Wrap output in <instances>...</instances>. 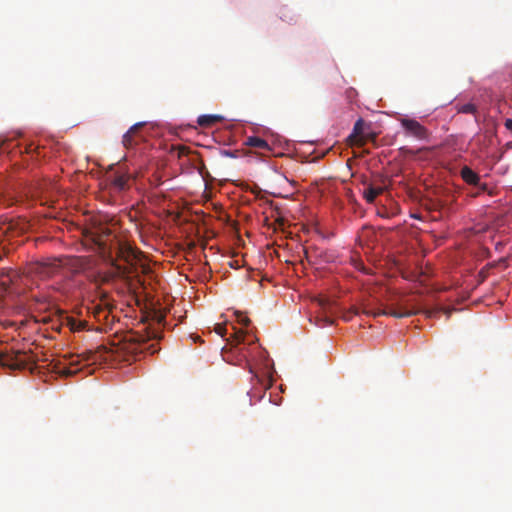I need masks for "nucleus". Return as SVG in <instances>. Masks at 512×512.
<instances>
[{
  "mask_svg": "<svg viewBox=\"0 0 512 512\" xmlns=\"http://www.w3.org/2000/svg\"><path fill=\"white\" fill-rule=\"evenodd\" d=\"M365 122L362 118H359L353 127L352 133L348 137V142L351 145L363 146L369 139H373L374 136L366 135L364 132Z\"/></svg>",
  "mask_w": 512,
  "mask_h": 512,
  "instance_id": "nucleus-8",
  "label": "nucleus"
},
{
  "mask_svg": "<svg viewBox=\"0 0 512 512\" xmlns=\"http://www.w3.org/2000/svg\"><path fill=\"white\" fill-rule=\"evenodd\" d=\"M457 111L463 114H475L477 112V107L472 103H466L459 106Z\"/></svg>",
  "mask_w": 512,
  "mask_h": 512,
  "instance_id": "nucleus-18",
  "label": "nucleus"
},
{
  "mask_svg": "<svg viewBox=\"0 0 512 512\" xmlns=\"http://www.w3.org/2000/svg\"><path fill=\"white\" fill-rule=\"evenodd\" d=\"M84 236L88 241L95 244L102 253H111V250L115 249L117 256L127 263H132L137 259V253L131 246L114 242L113 231L106 224H93L85 230Z\"/></svg>",
  "mask_w": 512,
  "mask_h": 512,
  "instance_id": "nucleus-2",
  "label": "nucleus"
},
{
  "mask_svg": "<svg viewBox=\"0 0 512 512\" xmlns=\"http://www.w3.org/2000/svg\"><path fill=\"white\" fill-rule=\"evenodd\" d=\"M402 127L406 133L419 140L428 138L427 129L415 119L403 118L400 120Z\"/></svg>",
  "mask_w": 512,
  "mask_h": 512,
  "instance_id": "nucleus-7",
  "label": "nucleus"
},
{
  "mask_svg": "<svg viewBox=\"0 0 512 512\" xmlns=\"http://www.w3.org/2000/svg\"><path fill=\"white\" fill-rule=\"evenodd\" d=\"M226 155H228L230 157H234V155L231 152H226Z\"/></svg>",
  "mask_w": 512,
  "mask_h": 512,
  "instance_id": "nucleus-25",
  "label": "nucleus"
},
{
  "mask_svg": "<svg viewBox=\"0 0 512 512\" xmlns=\"http://www.w3.org/2000/svg\"><path fill=\"white\" fill-rule=\"evenodd\" d=\"M382 188H376V187H373V186H369L365 191H364V198L366 199V201L368 203H373L376 199V197L378 195H380L382 193Z\"/></svg>",
  "mask_w": 512,
  "mask_h": 512,
  "instance_id": "nucleus-15",
  "label": "nucleus"
},
{
  "mask_svg": "<svg viewBox=\"0 0 512 512\" xmlns=\"http://www.w3.org/2000/svg\"><path fill=\"white\" fill-rule=\"evenodd\" d=\"M145 125L144 122H138L130 127V129L123 135L122 143L125 148L130 149L134 147L142 139L139 135L140 129Z\"/></svg>",
  "mask_w": 512,
  "mask_h": 512,
  "instance_id": "nucleus-9",
  "label": "nucleus"
},
{
  "mask_svg": "<svg viewBox=\"0 0 512 512\" xmlns=\"http://www.w3.org/2000/svg\"><path fill=\"white\" fill-rule=\"evenodd\" d=\"M236 315H237V321L241 325L247 327L250 324V319L247 316L243 315L240 312H237Z\"/></svg>",
  "mask_w": 512,
  "mask_h": 512,
  "instance_id": "nucleus-19",
  "label": "nucleus"
},
{
  "mask_svg": "<svg viewBox=\"0 0 512 512\" xmlns=\"http://www.w3.org/2000/svg\"><path fill=\"white\" fill-rule=\"evenodd\" d=\"M63 324H65L71 332H80L84 330H88V322L85 320L77 319L73 316L66 315L63 318Z\"/></svg>",
  "mask_w": 512,
  "mask_h": 512,
  "instance_id": "nucleus-12",
  "label": "nucleus"
},
{
  "mask_svg": "<svg viewBox=\"0 0 512 512\" xmlns=\"http://www.w3.org/2000/svg\"><path fill=\"white\" fill-rule=\"evenodd\" d=\"M214 330L218 335L222 337L226 334L227 331L224 324H216Z\"/></svg>",
  "mask_w": 512,
  "mask_h": 512,
  "instance_id": "nucleus-20",
  "label": "nucleus"
},
{
  "mask_svg": "<svg viewBox=\"0 0 512 512\" xmlns=\"http://www.w3.org/2000/svg\"><path fill=\"white\" fill-rule=\"evenodd\" d=\"M35 362V358L26 351H0V365L11 370L25 369L29 364Z\"/></svg>",
  "mask_w": 512,
  "mask_h": 512,
  "instance_id": "nucleus-4",
  "label": "nucleus"
},
{
  "mask_svg": "<svg viewBox=\"0 0 512 512\" xmlns=\"http://www.w3.org/2000/svg\"><path fill=\"white\" fill-rule=\"evenodd\" d=\"M176 150H177V153H178V157H179V158H180V157H182V156H184V155H187V154L190 152L189 148H188V147H186V146H183V145L178 146V147L176 148Z\"/></svg>",
  "mask_w": 512,
  "mask_h": 512,
  "instance_id": "nucleus-21",
  "label": "nucleus"
},
{
  "mask_svg": "<svg viewBox=\"0 0 512 512\" xmlns=\"http://www.w3.org/2000/svg\"><path fill=\"white\" fill-rule=\"evenodd\" d=\"M77 371H78V369L72 370L71 368H65L63 370V374L68 376V375H72V374L76 373Z\"/></svg>",
  "mask_w": 512,
  "mask_h": 512,
  "instance_id": "nucleus-23",
  "label": "nucleus"
},
{
  "mask_svg": "<svg viewBox=\"0 0 512 512\" xmlns=\"http://www.w3.org/2000/svg\"><path fill=\"white\" fill-rule=\"evenodd\" d=\"M451 312H452V310H449V309L435 308V309L425 310L424 313L428 318H437V317H439V314H441V313H445L447 315V317H450Z\"/></svg>",
  "mask_w": 512,
  "mask_h": 512,
  "instance_id": "nucleus-16",
  "label": "nucleus"
},
{
  "mask_svg": "<svg viewBox=\"0 0 512 512\" xmlns=\"http://www.w3.org/2000/svg\"><path fill=\"white\" fill-rule=\"evenodd\" d=\"M222 120L219 115H201L198 117L197 123L202 127H210Z\"/></svg>",
  "mask_w": 512,
  "mask_h": 512,
  "instance_id": "nucleus-14",
  "label": "nucleus"
},
{
  "mask_svg": "<svg viewBox=\"0 0 512 512\" xmlns=\"http://www.w3.org/2000/svg\"><path fill=\"white\" fill-rule=\"evenodd\" d=\"M505 127L512 132V119H507L504 123Z\"/></svg>",
  "mask_w": 512,
  "mask_h": 512,
  "instance_id": "nucleus-24",
  "label": "nucleus"
},
{
  "mask_svg": "<svg viewBox=\"0 0 512 512\" xmlns=\"http://www.w3.org/2000/svg\"><path fill=\"white\" fill-rule=\"evenodd\" d=\"M359 313L372 317L392 316L395 318H405L417 314L418 311L402 308L400 310H396L376 307L371 301L366 300L361 304V308L353 306L349 311L345 312L342 317L344 321H350L354 315H358Z\"/></svg>",
  "mask_w": 512,
  "mask_h": 512,
  "instance_id": "nucleus-3",
  "label": "nucleus"
},
{
  "mask_svg": "<svg viewBox=\"0 0 512 512\" xmlns=\"http://www.w3.org/2000/svg\"><path fill=\"white\" fill-rule=\"evenodd\" d=\"M62 264L59 259L47 258L42 261H34L27 265L25 273L28 276H35L41 279L50 278L56 274Z\"/></svg>",
  "mask_w": 512,
  "mask_h": 512,
  "instance_id": "nucleus-5",
  "label": "nucleus"
},
{
  "mask_svg": "<svg viewBox=\"0 0 512 512\" xmlns=\"http://www.w3.org/2000/svg\"><path fill=\"white\" fill-rule=\"evenodd\" d=\"M460 175L467 184L477 186L482 191H485L487 189V184H480L479 175L476 172H474L470 167L464 166L460 171Z\"/></svg>",
  "mask_w": 512,
  "mask_h": 512,
  "instance_id": "nucleus-10",
  "label": "nucleus"
},
{
  "mask_svg": "<svg viewBox=\"0 0 512 512\" xmlns=\"http://www.w3.org/2000/svg\"><path fill=\"white\" fill-rule=\"evenodd\" d=\"M318 304L321 307L323 314L317 317V325L322 327L332 325L334 320L328 315V313L332 314L329 301L321 299L318 301Z\"/></svg>",
  "mask_w": 512,
  "mask_h": 512,
  "instance_id": "nucleus-11",
  "label": "nucleus"
},
{
  "mask_svg": "<svg viewBox=\"0 0 512 512\" xmlns=\"http://www.w3.org/2000/svg\"><path fill=\"white\" fill-rule=\"evenodd\" d=\"M152 348L153 344H149L145 336L136 332H128L119 338L117 342L113 340L109 345L101 344L71 356L69 364L70 366H75L80 364V362H85L88 365L98 362L111 364L120 361L131 362L138 360L139 356L146 351L153 354L155 349Z\"/></svg>",
  "mask_w": 512,
  "mask_h": 512,
  "instance_id": "nucleus-1",
  "label": "nucleus"
},
{
  "mask_svg": "<svg viewBox=\"0 0 512 512\" xmlns=\"http://www.w3.org/2000/svg\"><path fill=\"white\" fill-rule=\"evenodd\" d=\"M128 177L126 175H117L113 180V185L119 190L126 188Z\"/></svg>",
  "mask_w": 512,
  "mask_h": 512,
  "instance_id": "nucleus-17",
  "label": "nucleus"
},
{
  "mask_svg": "<svg viewBox=\"0 0 512 512\" xmlns=\"http://www.w3.org/2000/svg\"><path fill=\"white\" fill-rule=\"evenodd\" d=\"M234 338H235L237 343H241V342L244 341L245 334H244V332L242 330L236 331L235 334H234Z\"/></svg>",
  "mask_w": 512,
  "mask_h": 512,
  "instance_id": "nucleus-22",
  "label": "nucleus"
},
{
  "mask_svg": "<svg viewBox=\"0 0 512 512\" xmlns=\"http://www.w3.org/2000/svg\"><path fill=\"white\" fill-rule=\"evenodd\" d=\"M245 144L251 148H255L262 152H271V147L268 142L257 136H250L246 139Z\"/></svg>",
  "mask_w": 512,
  "mask_h": 512,
  "instance_id": "nucleus-13",
  "label": "nucleus"
},
{
  "mask_svg": "<svg viewBox=\"0 0 512 512\" xmlns=\"http://www.w3.org/2000/svg\"><path fill=\"white\" fill-rule=\"evenodd\" d=\"M98 297L99 302L93 303L89 310H91V313L98 322L109 325L114 320V316L112 315L113 304L110 301L109 294L105 291H100Z\"/></svg>",
  "mask_w": 512,
  "mask_h": 512,
  "instance_id": "nucleus-6",
  "label": "nucleus"
}]
</instances>
